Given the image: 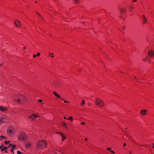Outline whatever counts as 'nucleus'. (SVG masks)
<instances>
[{
	"instance_id": "f257e3e1",
	"label": "nucleus",
	"mask_w": 154,
	"mask_h": 154,
	"mask_svg": "<svg viewBox=\"0 0 154 154\" xmlns=\"http://www.w3.org/2000/svg\"><path fill=\"white\" fill-rule=\"evenodd\" d=\"M14 100L18 103H24L26 100V97L21 95H17L14 96Z\"/></svg>"
},
{
	"instance_id": "f03ea898",
	"label": "nucleus",
	"mask_w": 154,
	"mask_h": 154,
	"mask_svg": "<svg viewBox=\"0 0 154 154\" xmlns=\"http://www.w3.org/2000/svg\"><path fill=\"white\" fill-rule=\"evenodd\" d=\"M47 146V143L45 141L42 140L38 142L36 147L38 149L41 150L45 148Z\"/></svg>"
},
{
	"instance_id": "7ed1b4c3",
	"label": "nucleus",
	"mask_w": 154,
	"mask_h": 154,
	"mask_svg": "<svg viewBox=\"0 0 154 154\" xmlns=\"http://www.w3.org/2000/svg\"><path fill=\"white\" fill-rule=\"evenodd\" d=\"M95 101L96 104L100 107H103L104 106L105 104L103 101L100 99L96 98Z\"/></svg>"
},
{
	"instance_id": "20e7f679",
	"label": "nucleus",
	"mask_w": 154,
	"mask_h": 154,
	"mask_svg": "<svg viewBox=\"0 0 154 154\" xmlns=\"http://www.w3.org/2000/svg\"><path fill=\"white\" fill-rule=\"evenodd\" d=\"M26 137V135L24 134H20L18 137V139L20 140H25Z\"/></svg>"
},
{
	"instance_id": "39448f33",
	"label": "nucleus",
	"mask_w": 154,
	"mask_h": 154,
	"mask_svg": "<svg viewBox=\"0 0 154 154\" xmlns=\"http://www.w3.org/2000/svg\"><path fill=\"white\" fill-rule=\"evenodd\" d=\"M39 117V115L35 114H32V115L29 116V118H30L33 120H34L37 118Z\"/></svg>"
},
{
	"instance_id": "423d86ee",
	"label": "nucleus",
	"mask_w": 154,
	"mask_h": 154,
	"mask_svg": "<svg viewBox=\"0 0 154 154\" xmlns=\"http://www.w3.org/2000/svg\"><path fill=\"white\" fill-rule=\"evenodd\" d=\"M8 110V108L6 107H4L2 106H0V111L2 112H5Z\"/></svg>"
},
{
	"instance_id": "0eeeda50",
	"label": "nucleus",
	"mask_w": 154,
	"mask_h": 154,
	"mask_svg": "<svg viewBox=\"0 0 154 154\" xmlns=\"http://www.w3.org/2000/svg\"><path fill=\"white\" fill-rule=\"evenodd\" d=\"M148 54L150 57H153L154 56V51L152 50H149L148 52Z\"/></svg>"
},
{
	"instance_id": "6e6552de",
	"label": "nucleus",
	"mask_w": 154,
	"mask_h": 154,
	"mask_svg": "<svg viewBox=\"0 0 154 154\" xmlns=\"http://www.w3.org/2000/svg\"><path fill=\"white\" fill-rule=\"evenodd\" d=\"M14 24L18 27H20L21 26V23L18 20H16L15 21Z\"/></svg>"
},
{
	"instance_id": "1a4fd4ad",
	"label": "nucleus",
	"mask_w": 154,
	"mask_h": 154,
	"mask_svg": "<svg viewBox=\"0 0 154 154\" xmlns=\"http://www.w3.org/2000/svg\"><path fill=\"white\" fill-rule=\"evenodd\" d=\"M57 133L60 134L62 137V141H63L64 140L66 139V136L62 133L60 132H57Z\"/></svg>"
},
{
	"instance_id": "9d476101",
	"label": "nucleus",
	"mask_w": 154,
	"mask_h": 154,
	"mask_svg": "<svg viewBox=\"0 0 154 154\" xmlns=\"http://www.w3.org/2000/svg\"><path fill=\"white\" fill-rule=\"evenodd\" d=\"M147 112V111L145 109H143L140 111V113L143 115H146Z\"/></svg>"
},
{
	"instance_id": "9b49d317",
	"label": "nucleus",
	"mask_w": 154,
	"mask_h": 154,
	"mask_svg": "<svg viewBox=\"0 0 154 154\" xmlns=\"http://www.w3.org/2000/svg\"><path fill=\"white\" fill-rule=\"evenodd\" d=\"M13 128H8L7 130V132L8 134H10L13 132Z\"/></svg>"
},
{
	"instance_id": "f8f14e48",
	"label": "nucleus",
	"mask_w": 154,
	"mask_h": 154,
	"mask_svg": "<svg viewBox=\"0 0 154 154\" xmlns=\"http://www.w3.org/2000/svg\"><path fill=\"white\" fill-rule=\"evenodd\" d=\"M53 93V94L57 97L59 98H61L60 96V95L58 94L56 92L54 91Z\"/></svg>"
},
{
	"instance_id": "ddd939ff",
	"label": "nucleus",
	"mask_w": 154,
	"mask_h": 154,
	"mask_svg": "<svg viewBox=\"0 0 154 154\" xmlns=\"http://www.w3.org/2000/svg\"><path fill=\"white\" fill-rule=\"evenodd\" d=\"M143 24H145L147 22V20L146 18L145 17L144 15H143Z\"/></svg>"
},
{
	"instance_id": "4468645a",
	"label": "nucleus",
	"mask_w": 154,
	"mask_h": 154,
	"mask_svg": "<svg viewBox=\"0 0 154 154\" xmlns=\"http://www.w3.org/2000/svg\"><path fill=\"white\" fill-rule=\"evenodd\" d=\"M62 125L63 126L65 127L67 129H68V128L66 125V124L64 122H62Z\"/></svg>"
},
{
	"instance_id": "2eb2a0df",
	"label": "nucleus",
	"mask_w": 154,
	"mask_h": 154,
	"mask_svg": "<svg viewBox=\"0 0 154 154\" xmlns=\"http://www.w3.org/2000/svg\"><path fill=\"white\" fill-rule=\"evenodd\" d=\"M5 119L4 117L0 118V125L2 124L3 122H2L3 120Z\"/></svg>"
},
{
	"instance_id": "dca6fc26",
	"label": "nucleus",
	"mask_w": 154,
	"mask_h": 154,
	"mask_svg": "<svg viewBox=\"0 0 154 154\" xmlns=\"http://www.w3.org/2000/svg\"><path fill=\"white\" fill-rule=\"evenodd\" d=\"M49 56L50 57H54V54L53 53H50L49 54Z\"/></svg>"
},
{
	"instance_id": "f3484780",
	"label": "nucleus",
	"mask_w": 154,
	"mask_h": 154,
	"mask_svg": "<svg viewBox=\"0 0 154 154\" xmlns=\"http://www.w3.org/2000/svg\"><path fill=\"white\" fill-rule=\"evenodd\" d=\"M125 11V9H122L120 10V11L121 13H123Z\"/></svg>"
},
{
	"instance_id": "a211bd4d",
	"label": "nucleus",
	"mask_w": 154,
	"mask_h": 154,
	"mask_svg": "<svg viewBox=\"0 0 154 154\" xmlns=\"http://www.w3.org/2000/svg\"><path fill=\"white\" fill-rule=\"evenodd\" d=\"M73 119V117L72 116H70L68 118V119L69 120H72Z\"/></svg>"
},
{
	"instance_id": "6ab92c4d",
	"label": "nucleus",
	"mask_w": 154,
	"mask_h": 154,
	"mask_svg": "<svg viewBox=\"0 0 154 154\" xmlns=\"http://www.w3.org/2000/svg\"><path fill=\"white\" fill-rule=\"evenodd\" d=\"M10 142V141H5L4 143L5 144H8Z\"/></svg>"
},
{
	"instance_id": "aec40b11",
	"label": "nucleus",
	"mask_w": 154,
	"mask_h": 154,
	"mask_svg": "<svg viewBox=\"0 0 154 154\" xmlns=\"http://www.w3.org/2000/svg\"><path fill=\"white\" fill-rule=\"evenodd\" d=\"M76 4H78L79 3V0H74Z\"/></svg>"
},
{
	"instance_id": "412c9836",
	"label": "nucleus",
	"mask_w": 154,
	"mask_h": 154,
	"mask_svg": "<svg viewBox=\"0 0 154 154\" xmlns=\"http://www.w3.org/2000/svg\"><path fill=\"white\" fill-rule=\"evenodd\" d=\"M12 146V149H14L15 148H16V149H17V148L16 147V146L14 145L13 144V145Z\"/></svg>"
},
{
	"instance_id": "4be33fe9",
	"label": "nucleus",
	"mask_w": 154,
	"mask_h": 154,
	"mask_svg": "<svg viewBox=\"0 0 154 154\" xmlns=\"http://www.w3.org/2000/svg\"><path fill=\"white\" fill-rule=\"evenodd\" d=\"M133 77L135 79V80L137 82H140L139 81V80H138L137 79V78L136 77L134 76V75H133Z\"/></svg>"
},
{
	"instance_id": "5701e85b",
	"label": "nucleus",
	"mask_w": 154,
	"mask_h": 154,
	"mask_svg": "<svg viewBox=\"0 0 154 154\" xmlns=\"http://www.w3.org/2000/svg\"><path fill=\"white\" fill-rule=\"evenodd\" d=\"M134 8V7H133L132 6H130V9L131 10H132V9H133Z\"/></svg>"
},
{
	"instance_id": "b1692460",
	"label": "nucleus",
	"mask_w": 154,
	"mask_h": 154,
	"mask_svg": "<svg viewBox=\"0 0 154 154\" xmlns=\"http://www.w3.org/2000/svg\"><path fill=\"white\" fill-rule=\"evenodd\" d=\"M126 136L129 139H130V138L131 137V136L130 135L126 134Z\"/></svg>"
},
{
	"instance_id": "393cba45",
	"label": "nucleus",
	"mask_w": 154,
	"mask_h": 154,
	"mask_svg": "<svg viewBox=\"0 0 154 154\" xmlns=\"http://www.w3.org/2000/svg\"><path fill=\"white\" fill-rule=\"evenodd\" d=\"M13 145V144L12 143L10 144L8 146V148H9L11 147V146H12Z\"/></svg>"
},
{
	"instance_id": "a878e982",
	"label": "nucleus",
	"mask_w": 154,
	"mask_h": 154,
	"mask_svg": "<svg viewBox=\"0 0 154 154\" xmlns=\"http://www.w3.org/2000/svg\"><path fill=\"white\" fill-rule=\"evenodd\" d=\"M111 148H106V149L108 150V151H111Z\"/></svg>"
},
{
	"instance_id": "bb28decb",
	"label": "nucleus",
	"mask_w": 154,
	"mask_h": 154,
	"mask_svg": "<svg viewBox=\"0 0 154 154\" xmlns=\"http://www.w3.org/2000/svg\"><path fill=\"white\" fill-rule=\"evenodd\" d=\"M85 102H84V100H82V103L81 104H82V105H83L84 104H85Z\"/></svg>"
},
{
	"instance_id": "cd10ccee",
	"label": "nucleus",
	"mask_w": 154,
	"mask_h": 154,
	"mask_svg": "<svg viewBox=\"0 0 154 154\" xmlns=\"http://www.w3.org/2000/svg\"><path fill=\"white\" fill-rule=\"evenodd\" d=\"M22 153V152L19 151H17V154H21Z\"/></svg>"
},
{
	"instance_id": "c85d7f7f",
	"label": "nucleus",
	"mask_w": 154,
	"mask_h": 154,
	"mask_svg": "<svg viewBox=\"0 0 154 154\" xmlns=\"http://www.w3.org/2000/svg\"><path fill=\"white\" fill-rule=\"evenodd\" d=\"M3 144L2 143L1 145L0 146V149H2V148L3 147Z\"/></svg>"
},
{
	"instance_id": "c756f323",
	"label": "nucleus",
	"mask_w": 154,
	"mask_h": 154,
	"mask_svg": "<svg viewBox=\"0 0 154 154\" xmlns=\"http://www.w3.org/2000/svg\"><path fill=\"white\" fill-rule=\"evenodd\" d=\"M0 137H2L3 138H4L5 139H6V138L5 137H4L2 135Z\"/></svg>"
},
{
	"instance_id": "7c9ffc66",
	"label": "nucleus",
	"mask_w": 154,
	"mask_h": 154,
	"mask_svg": "<svg viewBox=\"0 0 154 154\" xmlns=\"http://www.w3.org/2000/svg\"><path fill=\"white\" fill-rule=\"evenodd\" d=\"M4 149H5V150H7L8 149V147H7L5 146H4Z\"/></svg>"
},
{
	"instance_id": "2f4dec72",
	"label": "nucleus",
	"mask_w": 154,
	"mask_h": 154,
	"mask_svg": "<svg viewBox=\"0 0 154 154\" xmlns=\"http://www.w3.org/2000/svg\"><path fill=\"white\" fill-rule=\"evenodd\" d=\"M13 149H11V152L12 153H13V154H14V150H13Z\"/></svg>"
},
{
	"instance_id": "473e14b6",
	"label": "nucleus",
	"mask_w": 154,
	"mask_h": 154,
	"mask_svg": "<svg viewBox=\"0 0 154 154\" xmlns=\"http://www.w3.org/2000/svg\"><path fill=\"white\" fill-rule=\"evenodd\" d=\"M42 101H43V100H38V102H40V103H42Z\"/></svg>"
},
{
	"instance_id": "72a5a7b5",
	"label": "nucleus",
	"mask_w": 154,
	"mask_h": 154,
	"mask_svg": "<svg viewBox=\"0 0 154 154\" xmlns=\"http://www.w3.org/2000/svg\"><path fill=\"white\" fill-rule=\"evenodd\" d=\"M40 54L39 53H38L37 54V56H40Z\"/></svg>"
},
{
	"instance_id": "f704fd0d",
	"label": "nucleus",
	"mask_w": 154,
	"mask_h": 154,
	"mask_svg": "<svg viewBox=\"0 0 154 154\" xmlns=\"http://www.w3.org/2000/svg\"><path fill=\"white\" fill-rule=\"evenodd\" d=\"M29 147V144L28 143L27 145L26 146V147L27 148H28Z\"/></svg>"
},
{
	"instance_id": "c9c22d12",
	"label": "nucleus",
	"mask_w": 154,
	"mask_h": 154,
	"mask_svg": "<svg viewBox=\"0 0 154 154\" xmlns=\"http://www.w3.org/2000/svg\"><path fill=\"white\" fill-rule=\"evenodd\" d=\"M110 152H111L112 153H115V152L114 151H112V150H111V151H110Z\"/></svg>"
},
{
	"instance_id": "e433bc0d",
	"label": "nucleus",
	"mask_w": 154,
	"mask_h": 154,
	"mask_svg": "<svg viewBox=\"0 0 154 154\" xmlns=\"http://www.w3.org/2000/svg\"><path fill=\"white\" fill-rule=\"evenodd\" d=\"M81 124L83 125H85V123L84 122H82L81 123Z\"/></svg>"
},
{
	"instance_id": "4c0bfd02",
	"label": "nucleus",
	"mask_w": 154,
	"mask_h": 154,
	"mask_svg": "<svg viewBox=\"0 0 154 154\" xmlns=\"http://www.w3.org/2000/svg\"><path fill=\"white\" fill-rule=\"evenodd\" d=\"M36 57V55L35 54H34L33 55V57L34 58H35Z\"/></svg>"
},
{
	"instance_id": "58836bf2",
	"label": "nucleus",
	"mask_w": 154,
	"mask_h": 154,
	"mask_svg": "<svg viewBox=\"0 0 154 154\" xmlns=\"http://www.w3.org/2000/svg\"><path fill=\"white\" fill-rule=\"evenodd\" d=\"M37 14H38V16H41V15H40V14H39V13H37Z\"/></svg>"
},
{
	"instance_id": "ea45409f",
	"label": "nucleus",
	"mask_w": 154,
	"mask_h": 154,
	"mask_svg": "<svg viewBox=\"0 0 154 154\" xmlns=\"http://www.w3.org/2000/svg\"><path fill=\"white\" fill-rule=\"evenodd\" d=\"M2 151H4V150H5V149H4V148H3V149H2Z\"/></svg>"
},
{
	"instance_id": "a19ab883",
	"label": "nucleus",
	"mask_w": 154,
	"mask_h": 154,
	"mask_svg": "<svg viewBox=\"0 0 154 154\" xmlns=\"http://www.w3.org/2000/svg\"><path fill=\"white\" fill-rule=\"evenodd\" d=\"M123 145H124V146H126V143H124V144H123Z\"/></svg>"
},
{
	"instance_id": "79ce46f5",
	"label": "nucleus",
	"mask_w": 154,
	"mask_h": 154,
	"mask_svg": "<svg viewBox=\"0 0 154 154\" xmlns=\"http://www.w3.org/2000/svg\"><path fill=\"white\" fill-rule=\"evenodd\" d=\"M64 103H67V101L66 100H64Z\"/></svg>"
},
{
	"instance_id": "37998d69",
	"label": "nucleus",
	"mask_w": 154,
	"mask_h": 154,
	"mask_svg": "<svg viewBox=\"0 0 154 154\" xmlns=\"http://www.w3.org/2000/svg\"><path fill=\"white\" fill-rule=\"evenodd\" d=\"M64 118L65 119H67V118H66V117H64Z\"/></svg>"
},
{
	"instance_id": "c03bdc74",
	"label": "nucleus",
	"mask_w": 154,
	"mask_h": 154,
	"mask_svg": "<svg viewBox=\"0 0 154 154\" xmlns=\"http://www.w3.org/2000/svg\"><path fill=\"white\" fill-rule=\"evenodd\" d=\"M85 139L86 140H88V139L87 138H85Z\"/></svg>"
},
{
	"instance_id": "a18cd8bd",
	"label": "nucleus",
	"mask_w": 154,
	"mask_h": 154,
	"mask_svg": "<svg viewBox=\"0 0 154 154\" xmlns=\"http://www.w3.org/2000/svg\"><path fill=\"white\" fill-rule=\"evenodd\" d=\"M137 145H140V146H143V145H139V144H137Z\"/></svg>"
},
{
	"instance_id": "49530a36",
	"label": "nucleus",
	"mask_w": 154,
	"mask_h": 154,
	"mask_svg": "<svg viewBox=\"0 0 154 154\" xmlns=\"http://www.w3.org/2000/svg\"><path fill=\"white\" fill-rule=\"evenodd\" d=\"M5 152H6V153H7V152H8V151H7L6 150H5Z\"/></svg>"
},
{
	"instance_id": "de8ad7c7",
	"label": "nucleus",
	"mask_w": 154,
	"mask_h": 154,
	"mask_svg": "<svg viewBox=\"0 0 154 154\" xmlns=\"http://www.w3.org/2000/svg\"><path fill=\"white\" fill-rule=\"evenodd\" d=\"M136 1H137V0H134L133 1V2H136Z\"/></svg>"
},
{
	"instance_id": "09e8293b",
	"label": "nucleus",
	"mask_w": 154,
	"mask_h": 154,
	"mask_svg": "<svg viewBox=\"0 0 154 154\" xmlns=\"http://www.w3.org/2000/svg\"><path fill=\"white\" fill-rule=\"evenodd\" d=\"M26 47H24V49H26Z\"/></svg>"
},
{
	"instance_id": "8fccbe9b",
	"label": "nucleus",
	"mask_w": 154,
	"mask_h": 154,
	"mask_svg": "<svg viewBox=\"0 0 154 154\" xmlns=\"http://www.w3.org/2000/svg\"><path fill=\"white\" fill-rule=\"evenodd\" d=\"M2 64H0V66H2Z\"/></svg>"
},
{
	"instance_id": "3c124183",
	"label": "nucleus",
	"mask_w": 154,
	"mask_h": 154,
	"mask_svg": "<svg viewBox=\"0 0 154 154\" xmlns=\"http://www.w3.org/2000/svg\"><path fill=\"white\" fill-rule=\"evenodd\" d=\"M61 100H63V98H61Z\"/></svg>"
},
{
	"instance_id": "603ef678",
	"label": "nucleus",
	"mask_w": 154,
	"mask_h": 154,
	"mask_svg": "<svg viewBox=\"0 0 154 154\" xmlns=\"http://www.w3.org/2000/svg\"><path fill=\"white\" fill-rule=\"evenodd\" d=\"M127 129H128V128H125V129H126V130H127Z\"/></svg>"
},
{
	"instance_id": "864d4df0",
	"label": "nucleus",
	"mask_w": 154,
	"mask_h": 154,
	"mask_svg": "<svg viewBox=\"0 0 154 154\" xmlns=\"http://www.w3.org/2000/svg\"><path fill=\"white\" fill-rule=\"evenodd\" d=\"M14 149L16 150V149H16V148H15Z\"/></svg>"
},
{
	"instance_id": "5fc2aeb1",
	"label": "nucleus",
	"mask_w": 154,
	"mask_h": 154,
	"mask_svg": "<svg viewBox=\"0 0 154 154\" xmlns=\"http://www.w3.org/2000/svg\"><path fill=\"white\" fill-rule=\"evenodd\" d=\"M143 60L145 61H146V60L145 59H144Z\"/></svg>"
},
{
	"instance_id": "6e6d98bb",
	"label": "nucleus",
	"mask_w": 154,
	"mask_h": 154,
	"mask_svg": "<svg viewBox=\"0 0 154 154\" xmlns=\"http://www.w3.org/2000/svg\"><path fill=\"white\" fill-rule=\"evenodd\" d=\"M88 105H89V106H90V105H91V104H90V103H89V104H88Z\"/></svg>"
},
{
	"instance_id": "4d7b16f0",
	"label": "nucleus",
	"mask_w": 154,
	"mask_h": 154,
	"mask_svg": "<svg viewBox=\"0 0 154 154\" xmlns=\"http://www.w3.org/2000/svg\"><path fill=\"white\" fill-rule=\"evenodd\" d=\"M29 147L30 146V145H31V144L30 143H29Z\"/></svg>"
},
{
	"instance_id": "13d9d810",
	"label": "nucleus",
	"mask_w": 154,
	"mask_h": 154,
	"mask_svg": "<svg viewBox=\"0 0 154 154\" xmlns=\"http://www.w3.org/2000/svg\"><path fill=\"white\" fill-rule=\"evenodd\" d=\"M152 148H154V146H153L152 147Z\"/></svg>"
},
{
	"instance_id": "bf43d9fd",
	"label": "nucleus",
	"mask_w": 154,
	"mask_h": 154,
	"mask_svg": "<svg viewBox=\"0 0 154 154\" xmlns=\"http://www.w3.org/2000/svg\"><path fill=\"white\" fill-rule=\"evenodd\" d=\"M153 146H154V143L153 144Z\"/></svg>"
},
{
	"instance_id": "052dcab7",
	"label": "nucleus",
	"mask_w": 154,
	"mask_h": 154,
	"mask_svg": "<svg viewBox=\"0 0 154 154\" xmlns=\"http://www.w3.org/2000/svg\"><path fill=\"white\" fill-rule=\"evenodd\" d=\"M43 104V103H42V105Z\"/></svg>"
},
{
	"instance_id": "680f3d73",
	"label": "nucleus",
	"mask_w": 154,
	"mask_h": 154,
	"mask_svg": "<svg viewBox=\"0 0 154 154\" xmlns=\"http://www.w3.org/2000/svg\"><path fill=\"white\" fill-rule=\"evenodd\" d=\"M130 154H131V153H130Z\"/></svg>"
},
{
	"instance_id": "e2e57ef3",
	"label": "nucleus",
	"mask_w": 154,
	"mask_h": 154,
	"mask_svg": "<svg viewBox=\"0 0 154 154\" xmlns=\"http://www.w3.org/2000/svg\"><path fill=\"white\" fill-rule=\"evenodd\" d=\"M1 140V139H0V140Z\"/></svg>"
}]
</instances>
